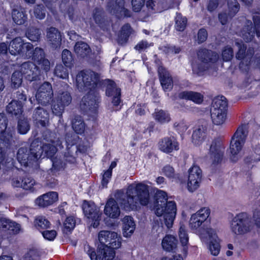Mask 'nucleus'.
Instances as JSON below:
<instances>
[{
	"instance_id": "nucleus-1",
	"label": "nucleus",
	"mask_w": 260,
	"mask_h": 260,
	"mask_svg": "<svg viewBox=\"0 0 260 260\" xmlns=\"http://www.w3.org/2000/svg\"><path fill=\"white\" fill-rule=\"evenodd\" d=\"M153 209L155 215L160 217L161 223L170 229L173 226L177 213V206L175 201H168L167 193L162 190L156 191L154 196Z\"/></svg>"
},
{
	"instance_id": "nucleus-2",
	"label": "nucleus",
	"mask_w": 260,
	"mask_h": 260,
	"mask_svg": "<svg viewBox=\"0 0 260 260\" xmlns=\"http://www.w3.org/2000/svg\"><path fill=\"white\" fill-rule=\"evenodd\" d=\"M43 151L39 146V141L35 140L31 143L30 147H21L17 152V159L24 167L38 166V161L42 158Z\"/></svg>"
},
{
	"instance_id": "nucleus-3",
	"label": "nucleus",
	"mask_w": 260,
	"mask_h": 260,
	"mask_svg": "<svg viewBox=\"0 0 260 260\" xmlns=\"http://www.w3.org/2000/svg\"><path fill=\"white\" fill-rule=\"evenodd\" d=\"M228 102L225 96H217L213 99L210 109L211 118L214 124L219 125L226 119Z\"/></svg>"
},
{
	"instance_id": "nucleus-4",
	"label": "nucleus",
	"mask_w": 260,
	"mask_h": 260,
	"mask_svg": "<svg viewBox=\"0 0 260 260\" xmlns=\"http://www.w3.org/2000/svg\"><path fill=\"white\" fill-rule=\"evenodd\" d=\"M99 80L98 73L90 70L82 71L76 76V86L80 92L93 91Z\"/></svg>"
},
{
	"instance_id": "nucleus-5",
	"label": "nucleus",
	"mask_w": 260,
	"mask_h": 260,
	"mask_svg": "<svg viewBox=\"0 0 260 260\" xmlns=\"http://www.w3.org/2000/svg\"><path fill=\"white\" fill-rule=\"evenodd\" d=\"M43 144L39 142V146L43 151L42 158L52 157L57 151L56 147L60 146L61 142L55 133L48 130L43 133Z\"/></svg>"
},
{
	"instance_id": "nucleus-6",
	"label": "nucleus",
	"mask_w": 260,
	"mask_h": 260,
	"mask_svg": "<svg viewBox=\"0 0 260 260\" xmlns=\"http://www.w3.org/2000/svg\"><path fill=\"white\" fill-rule=\"evenodd\" d=\"M251 218L246 212H241L233 219L232 230L236 235H244L252 229Z\"/></svg>"
},
{
	"instance_id": "nucleus-7",
	"label": "nucleus",
	"mask_w": 260,
	"mask_h": 260,
	"mask_svg": "<svg viewBox=\"0 0 260 260\" xmlns=\"http://www.w3.org/2000/svg\"><path fill=\"white\" fill-rule=\"evenodd\" d=\"M247 137L246 126L244 125L239 126L232 136L231 140L230 149L232 155L231 159L236 162L237 159L234 160L235 155H237L242 150L245 142Z\"/></svg>"
},
{
	"instance_id": "nucleus-8",
	"label": "nucleus",
	"mask_w": 260,
	"mask_h": 260,
	"mask_svg": "<svg viewBox=\"0 0 260 260\" xmlns=\"http://www.w3.org/2000/svg\"><path fill=\"white\" fill-rule=\"evenodd\" d=\"M99 103V94L94 91H88L87 94L82 98L80 108L86 114L93 116L97 113Z\"/></svg>"
},
{
	"instance_id": "nucleus-9",
	"label": "nucleus",
	"mask_w": 260,
	"mask_h": 260,
	"mask_svg": "<svg viewBox=\"0 0 260 260\" xmlns=\"http://www.w3.org/2000/svg\"><path fill=\"white\" fill-rule=\"evenodd\" d=\"M134 188L135 195H131V200L141 206H148L150 202L149 186L143 183H138L135 186L134 184H131V190Z\"/></svg>"
},
{
	"instance_id": "nucleus-10",
	"label": "nucleus",
	"mask_w": 260,
	"mask_h": 260,
	"mask_svg": "<svg viewBox=\"0 0 260 260\" xmlns=\"http://www.w3.org/2000/svg\"><path fill=\"white\" fill-rule=\"evenodd\" d=\"M82 208L89 223L93 228L98 227L100 224L102 215L100 208L96 206L94 203L85 201L83 204Z\"/></svg>"
},
{
	"instance_id": "nucleus-11",
	"label": "nucleus",
	"mask_w": 260,
	"mask_h": 260,
	"mask_svg": "<svg viewBox=\"0 0 260 260\" xmlns=\"http://www.w3.org/2000/svg\"><path fill=\"white\" fill-rule=\"evenodd\" d=\"M72 98L68 91H59L55 96L51 107L52 113L57 116H61L64 108L68 106L72 102Z\"/></svg>"
},
{
	"instance_id": "nucleus-12",
	"label": "nucleus",
	"mask_w": 260,
	"mask_h": 260,
	"mask_svg": "<svg viewBox=\"0 0 260 260\" xmlns=\"http://www.w3.org/2000/svg\"><path fill=\"white\" fill-rule=\"evenodd\" d=\"M31 44L24 43L20 38H16L11 41L9 46V51L13 55L18 54L21 56L29 57L31 55Z\"/></svg>"
},
{
	"instance_id": "nucleus-13",
	"label": "nucleus",
	"mask_w": 260,
	"mask_h": 260,
	"mask_svg": "<svg viewBox=\"0 0 260 260\" xmlns=\"http://www.w3.org/2000/svg\"><path fill=\"white\" fill-rule=\"evenodd\" d=\"M100 245H107L113 248H118L121 246L120 238L114 232L102 231L98 235Z\"/></svg>"
},
{
	"instance_id": "nucleus-14",
	"label": "nucleus",
	"mask_w": 260,
	"mask_h": 260,
	"mask_svg": "<svg viewBox=\"0 0 260 260\" xmlns=\"http://www.w3.org/2000/svg\"><path fill=\"white\" fill-rule=\"evenodd\" d=\"M157 147L161 152L167 154L179 150V143L174 136H166L160 139Z\"/></svg>"
},
{
	"instance_id": "nucleus-15",
	"label": "nucleus",
	"mask_w": 260,
	"mask_h": 260,
	"mask_svg": "<svg viewBox=\"0 0 260 260\" xmlns=\"http://www.w3.org/2000/svg\"><path fill=\"white\" fill-rule=\"evenodd\" d=\"M202 177V171L200 168L193 165L188 170L187 189L190 192H193L200 186Z\"/></svg>"
},
{
	"instance_id": "nucleus-16",
	"label": "nucleus",
	"mask_w": 260,
	"mask_h": 260,
	"mask_svg": "<svg viewBox=\"0 0 260 260\" xmlns=\"http://www.w3.org/2000/svg\"><path fill=\"white\" fill-rule=\"evenodd\" d=\"M107 10L118 18L128 16V10L125 8L124 0H109Z\"/></svg>"
},
{
	"instance_id": "nucleus-17",
	"label": "nucleus",
	"mask_w": 260,
	"mask_h": 260,
	"mask_svg": "<svg viewBox=\"0 0 260 260\" xmlns=\"http://www.w3.org/2000/svg\"><path fill=\"white\" fill-rule=\"evenodd\" d=\"M53 96L51 85L48 82H45L39 88L36 98L39 103L46 106L49 104Z\"/></svg>"
},
{
	"instance_id": "nucleus-18",
	"label": "nucleus",
	"mask_w": 260,
	"mask_h": 260,
	"mask_svg": "<svg viewBox=\"0 0 260 260\" xmlns=\"http://www.w3.org/2000/svg\"><path fill=\"white\" fill-rule=\"evenodd\" d=\"M210 214V209L204 207L192 214L189 220V225L191 229L197 230L199 228L202 223L206 220Z\"/></svg>"
},
{
	"instance_id": "nucleus-19",
	"label": "nucleus",
	"mask_w": 260,
	"mask_h": 260,
	"mask_svg": "<svg viewBox=\"0 0 260 260\" xmlns=\"http://www.w3.org/2000/svg\"><path fill=\"white\" fill-rule=\"evenodd\" d=\"M18 71L29 81L36 80L40 74V70L38 69L37 66L30 61L23 63Z\"/></svg>"
},
{
	"instance_id": "nucleus-20",
	"label": "nucleus",
	"mask_w": 260,
	"mask_h": 260,
	"mask_svg": "<svg viewBox=\"0 0 260 260\" xmlns=\"http://www.w3.org/2000/svg\"><path fill=\"white\" fill-rule=\"evenodd\" d=\"M106 87V93L108 96H112V102L114 106H117L120 103L121 90L117 87L115 83L110 79H106L104 81Z\"/></svg>"
},
{
	"instance_id": "nucleus-21",
	"label": "nucleus",
	"mask_w": 260,
	"mask_h": 260,
	"mask_svg": "<svg viewBox=\"0 0 260 260\" xmlns=\"http://www.w3.org/2000/svg\"><path fill=\"white\" fill-rule=\"evenodd\" d=\"M224 147L222 141L218 138H215L212 142L210 147V153L213 157V164L217 165L221 162L224 154Z\"/></svg>"
},
{
	"instance_id": "nucleus-22",
	"label": "nucleus",
	"mask_w": 260,
	"mask_h": 260,
	"mask_svg": "<svg viewBox=\"0 0 260 260\" xmlns=\"http://www.w3.org/2000/svg\"><path fill=\"white\" fill-rule=\"evenodd\" d=\"M199 60L203 63H207L211 67L219 59V55L215 51L206 48H201L197 52Z\"/></svg>"
},
{
	"instance_id": "nucleus-23",
	"label": "nucleus",
	"mask_w": 260,
	"mask_h": 260,
	"mask_svg": "<svg viewBox=\"0 0 260 260\" xmlns=\"http://www.w3.org/2000/svg\"><path fill=\"white\" fill-rule=\"evenodd\" d=\"M46 40L48 44L53 49L60 47L61 37L59 31L54 27H50L46 29Z\"/></svg>"
},
{
	"instance_id": "nucleus-24",
	"label": "nucleus",
	"mask_w": 260,
	"mask_h": 260,
	"mask_svg": "<svg viewBox=\"0 0 260 260\" xmlns=\"http://www.w3.org/2000/svg\"><path fill=\"white\" fill-rule=\"evenodd\" d=\"M158 74L161 85L165 90H171L173 87V81L166 68L159 66L158 68Z\"/></svg>"
},
{
	"instance_id": "nucleus-25",
	"label": "nucleus",
	"mask_w": 260,
	"mask_h": 260,
	"mask_svg": "<svg viewBox=\"0 0 260 260\" xmlns=\"http://www.w3.org/2000/svg\"><path fill=\"white\" fill-rule=\"evenodd\" d=\"M179 99L190 101L196 104H201L204 101V95L193 91H182L178 93Z\"/></svg>"
},
{
	"instance_id": "nucleus-26",
	"label": "nucleus",
	"mask_w": 260,
	"mask_h": 260,
	"mask_svg": "<svg viewBox=\"0 0 260 260\" xmlns=\"http://www.w3.org/2000/svg\"><path fill=\"white\" fill-rule=\"evenodd\" d=\"M57 200V193L51 191L38 198L36 200V204L40 207H45L52 205Z\"/></svg>"
},
{
	"instance_id": "nucleus-27",
	"label": "nucleus",
	"mask_w": 260,
	"mask_h": 260,
	"mask_svg": "<svg viewBox=\"0 0 260 260\" xmlns=\"http://www.w3.org/2000/svg\"><path fill=\"white\" fill-rule=\"evenodd\" d=\"M104 213L112 218H117L120 213V209L117 202L113 198L107 201L104 209Z\"/></svg>"
},
{
	"instance_id": "nucleus-28",
	"label": "nucleus",
	"mask_w": 260,
	"mask_h": 260,
	"mask_svg": "<svg viewBox=\"0 0 260 260\" xmlns=\"http://www.w3.org/2000/svg\"><path fill=\"white\" fill-rule=\"evenodd\" d=\"M32 118L38 125L46 126L49 123V113L43 108L38 107L34 112Z\"/></svg>"
},
{
	"instance_id": "nucleus-29",
	"label": "nucleus",
	"mask_w": 260,
	"mask_h": 260,
	"mask_svg": "<svg viewBox=\"0 0 260 260\" xmlns=\"http://www.w3.org/2000/svg\"><path fill=\"white\" fill-rule=\"evenodd\" d=\"M114 249L107 245H99L97 258L100 260H112L115 256Z\"/></svg>"
},
{
	"instance_id": "nucleus-30",
	"label": "nucleus",
	"mask_w": 260,
	"mask_h": 260,
	"mask_svg": "<svg viewBox=\"0 0 260 260\" xmlns=\"http://www.w3.org/2000/svg\"><path fill=\"white\" fill-rule=\"evenodd\" d=\"M178 240L177 238L171 235H167L161 242L162 248L168 252H175L177 248Z\"/></svg>"
},
{
	"instance_id": "nucleus-31",
	"label": "nucleus",
	"mask_w": 260,
	"mask_h": 260,
	"mask_svg": "<svg viewBox=\"0 0 260 260\" xmlns=\"http://www.w3.org/2000/svg\"><path fill=\"white\" fill-rule=\"evenodd\" d=\"M20 224L5 218H0V231H11L17 234L20 231Z\"/></svg>"
},
{
	"instance_id": "nucleus-32",
	"label": "nucleus",
	"mask_w": 260,
	"mask_h": 260,
	"mask_svg": "<svg viewBox=\"0 0 260 260\" xmlns=\"http://www.w3.org/2000/svg\"><path fill=\"white\" fill-rule=\"evenodd\" d=\"M207 136V129L203 127L194 130L192 134V142L196 145H200L205 140Z\"/></svg>"
},
{
	"instance_id": "nucleus-33",
	"label": "nucleus",
	"mask_w": 260,
	"mask_h": 260,
	"mask_svg": "<svg viewBox=\"0 0 260 260\" xmlns=\"http://www.w3.org/2000/svg\"><path fill=\"white\" fill-rule=\"evenodd\" d=\"M74 51L79 56L84 57L90 53L91 49L87 44L83 42H78L74 46Z\"/></svg>"
},
{
	"instance_id": "nucleus-34",
	"label": "nucleus",
	"mask_w": 260,
	"mask_h": 260,
	"mask_svg": "<svg viewBox=\"0 0 260 260\" xmlns=\"http://www.w3.org/2000/svg\"><path fill=\"white\" fill-rule=\"evenodd\" d=\"M178 236L180 242L183 247V250L187 252L189 237L186 227L183 223H180V228L178 231Z\"/></svg>"
},
{
	"instance_id": "nucleus-35",
	"label": "nucleus",
	"mask_w": 260,
	"mask_h": 260,
	"mask_svg": "<svg viewBox=\"0 0 260 260\" xmlns=\"http://www.w3.org/2000/svg\"><path fill=\"white\" fill-rule=\"evenodd\" d=\"M208 234L210 239L209 245V250L211 254L214 256H217L219 254L220 250V244L216 240L217 236L216 233H214L213 234L212 233H208Z\"/></svg>"
},
{
	"instance_id": "nucleus-36",
	"label": "nucleus",
	"mask_w": 260,
	"mask_h": 260,
	"mask_svg": "<svg viewBox=\"0 0 260 260\" xmlns=\"http://www.w3.org/2000/svg\"><path fill=\"white\" fill-rule=\"evenodd\" d=\"M246 49L247 47L244 44H239V49L236 55L237 59L241 60L239 64V68L241 70H246L248 69V64H244L243 61L246 56Z\"/></svg>"
},
{
	"instance_id": "nucleus-37",
	"label": "nucleus",
	"mask_w": 260,
	"mask_h": 260,
	"mask_svg": "<svg viewBox=\"0 0 260 260\" xmlns=\"http://www.w3.org/2000/svg\"><path fill=\"white\" fill-rule=\"evenodd\" d=\"M152 115L155 121L160 124L168 123L171 119L170 114L161 109L157 111L155 110Z\"/></svg>"
},
{
	"instance_id": "nucleus-38",
	"label": "nucleus",
	"mask_w": 260,
	"mask_h": 260,
	"mask_svg": "<svg viewBox=\"0 0 260 260\" xmlns=\"http://www.w3.org/2000/svg\"><path fill=\"white\" fill-rule=\"evenodd\" d=\"M72 128L78 134H82L85 128V124L83 118L79 115L75 116L72 122Z\"/></svg>"
},
{
	"instance_id": "nucleus-39",
	"label": "nucleus",
	"mask_w": 260,
	"mask_h": 260,
	"mask_svg": "<svg viewBox=\"0 0 260 260\" xmlns=\"http://www.w3.org/2000/svg\"><path fill=\"white\" fill-rule=\"evenodd\" d=\"M7 111L12 115H21L23 112V105L18 104V101H12L7 106Z\"/></svg>"
},
{
	"instance_id": "nucleus-40",
	"label": "nucleus",
	"mask_w": 260,
	"mask_h": 260,
	"mask_svg": "<svg viewBox=\"0 0 260 260\" xmlns=\"http://www.w3.org/2000/svg\"><path fill=\"white\" fill-rule=\"evenodd\" d=\"M115 197L116 199L120 202L121 205L123 206V208L126 210H129L130 205L129 204L128 200L129 195L128 194L127 191L126 193H124L122 191L118 190L116 191Z\"/></svg>"
},
{
	"instance_id": "nucleus-41",
	"label": "nucleus",
	"mask_w": 260,
	"mask_h": 260,
	"mask_svg": "<svg viewBox=\"0 0 260 260\" xmlns=\"http://www.w3.org/2000/svg\"><path fill=\"white\" fill-rule=\"evenodd\" d=\"M78 148L76 146L72 145L68 147L64 154V157L66 161L73 163L75 161L77 155Z\"/></svg>"
},
{
	"instance_id": "nucleus-42",
	"label": "nucleus",
	"mask_w": 260,
	"mask_h": 260,
	"mask_svg": "<svg viewBox=\"0 0 260 260\" xmlns=\"http://www.w3.org/2000/svg\"><path fill=\"white\" fill-rule=\"evenodd\" d=\"M30 52L31 55L29 57H25L24 58H31L36 63H37L38 61L41 60L44 58V57H45V53L42 48L36 47L35 49H34L33 45L32 44Z\"/></svg>"
},
{
	"instance_id": "nucleus-43",
	"label": "nucleus",
	"mask_w": 260,
	"mask_h": 260,
	"mask_svg": "<svg viewBox=\"0 0 260 260\" xmlns=\"http://www.w3.org/2000/svg\"><path fill=\"white\" fill-rule=\"evenodd\" d=\"M253 21L254 23L253 31L248 32L250 38L247 39L246 42L251 41L254 37V34H255L257 37H260V16H254L253 17Z\"/></svg>"
},
{
	"instance_id": "nucleus-44",
	"label": "nucleus",
	"mask_w": 260,
	"mask_h": 260,
	"mask_svg": "<svg viewBox=\"0 0 260 260\" xmlns=\"http://www.w3.org/2000/svg\"><path fill=\"white\" fill-rule=\"evenodd\" d=\"M41 35V30L34 27L29 28L26 32L27 38L33 42L39 41L40 39Z\"/></svg>"
},
{
	"instance_id": "nucleus-45",
	"label": "nucleus",
	"mask_w": 260,
	"mask_h": 260,
	"mask_svg": "<svg viewBox=\"0 0 260 260\" xmlns=\"http://www.w3.org/2000/svg\"><path fill=\"white\" fill-rule=\"evenodd\" d=\"M12 18L13 21L19 25L23 24L26 19V15L22 11L16 9L13 10L12 12Z\"/></svg>"
},
{
	"instance_id": "nucleus-46",
	"label": "nucleus",
	"mask_w": 260,
	"mask_h": 260,
	"mask_svg": "<svg viewBox=\"0 0 260 260\" xmlns=\"http://www.w3.org/2000/svg\"><path fill=\"white\" fill-rule=\"evenodd\" d=\"M211 67L207 63L202 62L198 63L192 68L193 72L198 76L204 75L205 73L210 69Z\"/></svg>"
},
{
	"instance_id": "nucleus-47",
	"label": "nucleus",
	"mask_w": 260,
	"mask_h": 260,
	"mask_svg": "<svg viewBox=\"0 0 260 260\" xmlns=\"http://www.w3.org/2000/svg\"><path fill=\"white\" fill-rule=\"evenodd\" d=\"M187 23L186 17H178L175 19V28L178 31H183L186 27Z\"/></svg>"
},
{
	"instance_id": "nucleus-48",
	"label": "nucleus",
	"mask_w": 260,
	"mask_h": 260,
	"mask_svg": "<svg viewBox=\"0 0 260 260\" xmlns=\"http://www.w3.org/2000/svg\"><path fill=\"white\" fill-rule=\"evenodd\" d=\"M76 225V221L73 216L68 217L63 223V232L67 234L73 230Z\"/></svg>"
},
{
	"instance_id": "nucleus-49",
	"label": "nucleus",
	"mask_w": 260,
	"mask_h": 260,
	"mask_svg": "<svg viewBox=\"0 0 260 260\" xmlns=\"http://www.w3.org/2000/svg\"><path fill=\"white\" fill-rule=\"evenodd\" d=\"M17 127L19 133L21 134H25L30 128L27 119L24 117L19 120Z\"/></svg>"
},
{
	"instance_id": "nucleus-50",
	"label": "nucleus",
	"mask_w": 260,
	"mask_h": 260,
	"mask_svg": "<svg viewBox=\"0 0 260 260\" xmlns=\"http://www.w3.org/2000/svg\"><path fill=\"white\" fill-rule=\"evenodd\" d=\"M22 188L25 190L34 191L36 188L35 186L37 185L35 181L31 178L28 177H23Z\"/></svg>"
},
{
	"instance_id": "nucleus-51",
	"label": "nucleus",
	"mask_w": 260,
	"mask_h": 260,
	"mask_svg": "<svg viewBox=\"0 0 260 260\" xmlns=\"http://www.w3.org/2000/svg\"><path fill=\"white\" fill-rule=\"evenodd\" d=\"M22 75L18 71L14 72L11 77L12 86L14 88H18L22 82Z\"/></svg>"
},
{
	"instance_id": "nucleus-52",
	"label": "nucleus",
	"mask_w": 260,
	"mask_h": 260,
	"mask_svg": "<svg viewBox=\"0 0 260 260\" xmlns=\"http://www.w3.org/2000/svg\"><path fill=\"white\" fill-rule=\"evenodd\" d=\"M35 225L39 230L44 229L49 227L50 222L45 217L38 216L35 219Z\"/></svg>"
},
{
	"instance_id": "nucleus-53",
	"label": "nucleus",
	"mask_w": 260,
	"mask_h": 260,
	"mask_svg": "<svg viewBox=\"0 0 260 260\" xmlns=\"http://www.w3.org/2000/svg\"><path fill=\"white\" fill-rule=\"evenodd\" d=\"M130 35V26L128 24L124 25L121 30L119 41L122 44L128 41Z\"/></svg>"
},
{
	"instance_id": "nucleus-54",
	"label": "nucleus",
	"mask_w": 260,
	"mask_h": 260,
	"mask_svg": "<svg viewBox=\"0 0 260 260\" xmlns=\"http://www.w3.org/2000/svg\"><path fill=\"white\" fill-rule=\"evenodd\" d=\"M54 74L62 79L67 78L69 75L67 68L61 64L56 66L54 70Z\"/></svg>"
},
{
	"instance_id": "nucleus-55",
	"label": "nucleus",
	"mask_w": 260,
	"mask_h": 260,
	"mask_svg": "<svg viewBox=\"0 0 260 260\" xmlns=\"http://www.w3.org/2000/svg\"><path fill=\"white\" fill-rule=\"evenodd\" d=\"M221 55L224 61H230L234 56L233 48L228 46L224 47L222 51Z\"/></svg>"
},
{
	"instance_id": "nucleus-56",
	"label": "nucleus",
	"mask_w": 260,
	"mask_h": 260,
	"mask_svg": "<svg viewBox=\"0 0 260 260\" xmlns=\"http://www.w3.org/2000/svg\"><path fill=\"white\" fill-rule=\"evenodd\" d=\"M155 126V124L153 121L150 122L147 127L144 126L143 123H140L138 124V127L141 128V129L139 130V133L145 134L148 132L149 134H150L151 132H153Z\"/></svg>"
},
{
	"instance_id": "nucleus-57",
	"label": "nucleus",
	"mask_w": 260,
	"mask_h": 260,
	"mask_svg": "<svg viewBox=\"0 0 260 260\" xmlns=\"http://www.w3.org/2000/svg\"><path fill=\"white\" fill-rule=\"evenodd\" d=\"M123 235L125 237H129L130 231V222L128 216H125L122 220Z\"/></svg>"
},
{
	"instance_id": "nucleus-58",
	"label": "nucleus",
	"mask_w": 260,
	"mask_h": 260,
	"mask_svg": "<svg viewBox=\"0 0 260 260\" xmlns=\"http://www.w3.org/2000/svg\"><path fill=\"white\" fill-rule=\"evenodd\" d=\"M34 14L37 19H44L45 17V9L44 6L42 5L36 6L34 8Z\"/></svg>"
},
{
	"instance_id": "nucleus-59",
	"label": "nucleus",
	"mask_w": 260,
	"mask_h": 260,
	"mask_svg": "<svg viewBox=\"0 0 260 260\" xmlns=\"http://www.w3.org/2000/svg\"><path fill=\"white\" fill-rule=\"evenodd\" d=\"M208 38V32L206 28H201L199 29L197 34V42L199 44L205 42Z\"/></svg>"
},
{
	"instance_id": "nucleus-60",
	"label": "nucleus",
	"mask_w": 260,
	"mask_h": 260,
	"mask_svg": "<svg viewBox=\"0 0 260 260\" xmlns=\"http://www.w3.org/2000/svg\"><path fill=\"white\" fill-rule=\"evenodd\" d=\"M162 172L164 175L169 178L175 177V170L173 167L170 165L165 166L162 169Z\"/></svg>"
},
{
	"instance_id": "nucleus-61",
	"label": "nucleus",
	"mask_w": 260,
	"mask_h": 260,
	"mask_svg": "<svg viewBox=\"0 0 260 260\" xmlns=\"http://www.w3.org/2000/svg\"><path fill=\"white\" fill-rule=\"evenodd\" d=\"M36 63L38 64L37 67L39 70V68H40L46 72L50 70V62L48 59L45 58V57Z\"/></svg>"
},
{
	"instance_id": "nucleus-62",
	"label": "nucleus",
	"mask_w": 260,
	"mask_h": 260,
	"mask_svg": "<svg viewBox=\"0 0 260 260\" xmlns=\"http://www.w3.org/2000/svg\"><path fill=\"white\" fill-rule=\"evenodd\" d=\"M145 0H131L133 10L135 12H140L144 6Z\"/></svg>"
},
{
	"instance_id": "nucleus-63",
	"label": "nucleus",
	"mask_w": 260,
	"mask_h": 260,
	"mask_svg": "<svg viewBox=\"0 0 260 260\" xmlns=\"http://www.w3.org/2000/svg\"><path fill=\"white\" fill-rule=\"evenodd\" d=\"M62 59L66 66H69L72 60L71 52L67 49L63 50L62 53Z\"/></svg>"
},
{
	"instance_id": "nucleus-64",
	"label": "nucleus",
	"mask_w": 260,
	"mask_h": 260,
	"mask_svg": "<svg viewBox=\"0 0 260 260\" xmlns=\"http://www.w3.org/2000/svg\"><path fill=\"white\" fill-rule=\"evenodd\" d=\"M252 219L256 226L258 228H260V209H255L254 210Z\"/></svg>"
}]
</instances>
